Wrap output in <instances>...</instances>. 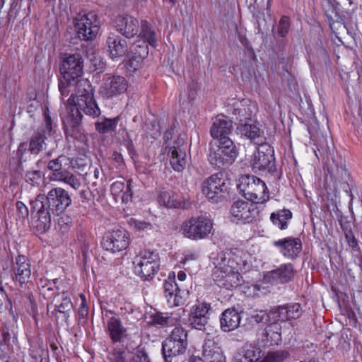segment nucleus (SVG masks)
Segmentation results:
<instances>
[{
	"instance_id": "28",
	"label": "nucleus",
	"mask_w": 362,
	"mask_h": 362,
	"mask_svg": "<svg viewBox=\"0 0 362 362\" xmlns=\"http://www.w3.org/2000/svg\"><path fill=\"white\" fill-rule=\"evenodd\" d=\"M236 132L241 136H244L257 144L263 142L261 130L253 119L252 122L237 124Z\"/></svg>"
},
{
	"instance_id": "23",
	"label": "nucleus",
	"mask_w": 362,
	"mask_h": 362,
	"mask_svg": "<svg viewBox=\"0 0 362 362\" xmlns=\"http://www.w3.org/2000/svg\"><path fill=\"white\" fill-rule=\"evenodd\" d=\"M330 180L332 182L333 190L337 191L339 189H343L345 192H348L349 173L344 165H336L334 168H332L329 170Z\"/></svg>"
},
{
	"instance_id": "10",
	"label": "nucleus",
	"mask_w": 362,
	"mask_h": 362,
	"mask_svg": "<svg viewBox=\"0 0 362 362\" xmlns=\"http://www.w3.org/2000/svg\"><path fill=\"white\" fill-rule=\"evenodd\" d=\"M83 68V59L81 55L73 54L64 58L59 66V71L67 84H71L72 82L81 78Z\"/></svg>"
},
{
	"instance_id": "42",
	"label": "nucleus",
	"mask_w": 362,
	"mask_h": 362,
	"mask_svg": "<svg viewBox=\"0 0 362 362\" xmlns=\"http://www.w3.org/2000/svg\"><path fill=\"white\" fill-rule=\"evenodd\" d=\"M74 305L71 300V298L62 293V301L59 305H55V308L53 313H60L64 315V318L66 320L70 316V313L73 310Z\"/></svg>"
},
{
	"instance_id": "54",
	"label": "nucleus",
	"mask_w": 362,
	"mask_h": 362,
	"mask_svg": "<svg viewBox=\"0 0 362 362\" xmlns=\"http://www.w3.org/2000/svg\"><path fill=\"white\" fill-rule=\"evenodd\" d=\"M272 32L277 33L281 37H284L288 31V24H273Z\"/></svg>"
},
{
	"instance_id": "5",
	"label": "nucleus",
	"mask_w": 362,
	"mask_h": 362,
	"mask_svg": "<svg viewBox=\"0 0 362 362\" xmlns=\"http://www.w3.org/2000/svg\"><path fill=\"white\" fill-rule=\"evenodd\" d=\"M237 156L236 146L231 139L210 144L208 160L214 167L227 168L234 163Z\"/></svg>"
},
{
	"instance_id": "39",
	"label": "nucleus",
	"mask_w": 362,
	"mask_h": 362,
	"mask_svg": "<svg viewBox=\"0 0 362 362\" xmlns=\"http://www.w3.org/2000/svg\"><path fill=\"white\" fill-rule=\"evenodd\" d=\"M175 194L171 191H163L158 197V202L160 205L167 208H177L180 206V203L175 197Z\"/></svg>"
},
{
	"instance_id": "1",
	"label": "nucleus",
	"mask_w": 362,
	"mask_h": 362,
	"mask_svg": "<svg viewBox=\"0 0 362 362\" xmlns=\"http://www.w3.org/2000/svg\"><path fill=\"white\" fill-rule=\"evenodd\" d=\"M71 204V199L68 192L62 187L53 188L46 195L38 194L35 200L30 201L32 209L37 210L36 230L40 233L47 231L52 225V215L59 216Z\"/></svg>"
},
{
	"instance_id": "64",
	"label": "nucleus",
	"mask_w": 362,
	"mask_h": 362,
	"mask_svg": "<svg viewBox=\"0 0 362 362\" xmlns=\"http://www.w3.org/2000/svg\"><path fill=\"white\" fill-rule=\"evenodd\" d=\"M197 257V255L192 252H187L185 255L184 258L181 261V263L185 264L187 262L192 259H195Z\"/></svg>"
},
{
	"instance_id": "2",
	"label": "nucleus",
	"mask_w": 362,
	"mask_h": 362,
	"mask_svg": "<svg viewBox=\"0 0 362 362\" xmlns=\"http://www.w3.org/2000/svg\"><path fill=\"white\" fill-rule=\"evenodd\" d=\"M74 83V95L71 94L68 100L69 107L82 111L93 118L98 117L100 110L93 95V88L89 81L85 78L76 80Z\"/></svg>"
},
{
	"instance_id": "52",
	"label": "nucleus",
	"mask_w": 362,
	"mask_h": 362,
	"mask_svg": "<svg viewBox=\"0 0 362 362\" xmlns=\"http://www.w3.org/2000/svg\"><path fill=\"white\" fill-rule=\"evenodd\" d=\"M153 322L154 324L160 325H169L173 323L172 317L168 313H159L153 317Z\"/></svg>"
},
{
	"instance_id": "41",
	"label": "nucleus",
	"mask_w": 362,
	"mask_h": 362,
	"mask_svg": "<svg viewBox=\"0 0 362 362\" xmlns=\"http://www.w3.org/2000/svg\"><path fill=\"white\" fill-rule=\"evenodd\" d=\"M134 54H138L137 56H132L128 55L129 58V65L130 66H136V64H139V62H142L144 59L147 57L148 51V47L145 44V42H143V45H136V47L134 48Z\"/></svg>"
},
{
	"instance_id": "38",
	"label": "nucleus",
	"mask_w": 362,
	"mask_h": 362,
	"mask_svg": "<svg viewBox=\"0 0 362 362\" xmlns=\"http://www.w3.org/2000/svg\"><path fill=\"white\" fill-rule=\"evenodd\" d=\"M46 136L45 129L37 131L31 138L29 144V151L32 153L37 154L44 149Z\"/></svg>"
},
{
	"instance_id": "26",
	"label": "nucleus",
	"mask_w": 362,
	"mask_h": 362,
	"mask_svg": "<svg viewBox=\"0 0 362 362\" xmlns=\"http://www.w3.org/2000/svg\"><path fill=\"white\" fill-rule=\"evenodd\" d=\"M276 322H285L298 318L302 313L301 306L299 303H288L274 308Z\"/></svg>"
},
{
	"instance_id": "14",
	"label": "nucleus",
	"mask_w": 362,
	"mask_h": 362,
	"mask_svg": "<svg viewBox=\"0 0 362 362\" xmlns=\"http://www.w3.org/2000/svg\"><path fill=\"white\" fill-rule=\"evenodd\" d=\"M127 88L128 82L124 77L106 74L103 79L99 93L103 97L110 98L124 93Z\"/></svg>"
},
{
	"instance_id": "61",
	"label": "nucleus",
	"mask_w": 362,
	"mask_h": 362,
	"mask_svg": "<svg viewBox=\"0 0 362 362\" xmlns=\"http://www.w3.org/2000/svg\"><path fill=\"white\" fill-rule=\"evenodd\" d=\"M119 23H134L135 21H137L132 16H130L127 13H123L122 14L119 16Z\"/></svg>"
},
{
	"instance_id": "45",
	"label": "nucleus",
	"mask_w": 362,
	"mask_h": 362,
	"mask_svg": "<svg viewBox=\"0 0 362 362\" xmlns=\"http://www.w3.org/2000/svg\"><path fill=\"white\" fill-rule=\"evenodd\" d=\"M98 21L95 11H81L73 18V23H95Z\"/></svg>"
},
{
	"instance_id": "21",
	"label": "nucleus",
	"mask_w": 362,
	"mask_h": 362,
	"mask_svg": "<svg viewBox=\"0 0 362 362\" xmlns=\"http://www.w3.org/2000/svg\"><path fill=\"white\" fill-rule=\"evenodd\" d=\"M107 52L113 61H118L128 53L126 40L114 34H110L106 40Z\"/></svg>"
},
{
	"instance_id": "29",
	"label": "nucleus",
	"mask_w": 362,
	"mask_h": 362,
	"mask_svg": "<svg viewBox=\"0 0 362 362\" xmlns=\"http://www.w3.org/2000/svg\"><path fill=\"white\" fill-rule=\"evenodd\" d=\"M241 316L235 308H228L223 312L220 319L221 328L223 332H228L237 329L240 323Z\"/></svg>"
},
{
	"instance_id": "24",
	"label": "nucleus",
	"mask_w": 362,
	"mask_h": 362,
	"mask_svg": "<svg viewBox=\"0 0 362 362\" xmlns=\"http://www.w3.org/2000/svg\"><path fill=\"white\" fill-rule=\"evenodd\" d=\"M255 109V105L252 104L248 100H243L235 103L233 115L235 117L236 124L252 122Z\"/></svg>"
},
{
	"instance_id": "4",
	"label": "nucleus",
	"mask_w": 362,
	"mask_h": 362,
	"mask_svg": "<svg viewBox=\"0 0 362 362\" xmlns=\"http://www.w3.org/2000/svg\"><path fill=\"white\" fill-rule=\"evenodd\" d=\"M71 164V158L64 154L49 160L47 163V169L52 172L49 180L62 182L74 189H79L81 185L79 179L69 171Z\"/></svg>"
},
{
	"instance_id": "49",
	"label": "nucleus",
	"mask_w": 362,
	"mask_h": 362,
	"mask_svg": "<svg viewBox=\"0 0 362 362\" xmlns=\"http://www.w3.org/2000/svg\"><path fill=\"white\" fill-rule=\"evenodd\" d=\"M59 218L57 220V225L59 230L64 233L70 228L72 225V218L63 213L59 214Z\"/></svg>"
},
{
	"instance_id": "60",
	"label": "nucleus",
	"mask_w": 362,
	"mask_h": 362,
	"mask_svg": "<svg viewBox=\"0 0 362 362\" xmlns=\"http://www.w3.org/2000/svg\"><path fill=\"white\" fill-rule=\"evenodd\" d=\"M345 237L347 240L349 245L353 248H355L358 245V243L351 231L345 233Z\"/></svg>"
},
{
	"instance_id": "47",
	"label": "nucleus",
	"mask_w": 362,
	"mask_h": 362,
	"mask_svg": "<svg viewBox=\"0 0 362 362\" xmlns=\"http://www.w3.org/2000/svg\"><path fill=\"white\" fill-rule=\"evenodd\" d=\"M43 177V173L39 170H28L25 173V180L33 187H38Z\"/></svg>"
},
{
	"instance_id": "59",
	"label": "nucleus",
	"mask_w": 362,
	"mask_h": 362,
	"mask_svg": "<svg viewBox=\"0 0 362 362\" xmlns=\"http://www.w3.org/2000/svg\"><path fill=\"white\" fill-rule=\"evenodd\" d=\"M43 115H44L43 126L45 127V129L49 132L52 129V121L49 115V111L48 110L45 111L43 113Z\"/></svg>"
},
{
	"instance_id": "20",
	"label": "nucleus",
	"mask_w": 362,
	"mask_h": 362,
	"mask_svg": "<svg viewBox=\"0 0 362 362\" xmlns=\"http://www.w3.org/2000/svg\"><path fill=\"white\" fill-rule=\"evenodd\" d=\"M273 244L284 257L291 259H295L302 250V243L298 238L288 237L274 241Z\"/></svg>"
},
{
	"instance_id": "30",
	"label": "nucleus",
	"mask_w": 362,
	"mask_h": 362,
	"mask_svg": "<svg viewBox=\"0 0 362 362\" xmlns=\"http://www.w3.org/2000/svg\"><path fill=\"white\" fill-rule=\"evenodd\" d=\"M281 326L277 322H271L264 330L262 339L264 346L278 345L281 341Z\"/></svg>"
},
{
	"instance_id": "58",
	"label": "nucleus",
	"mask_w": 362,
	"mask_h": 362,
	"mask_svg": "<svg viewBox=\"0 0 362 362\" xmlns=\"http://www.w3.org/2000/svg\"><path fill=\"white\" fill-rule=\"evenodd\" d=\"M131 181L128 180L126 185V187L123 191V194L122 195V199L124 202H127L132 198V189H131Z\"/></svg>"
},
{
	"instance_id": "17",
	"label": "nucleus",
	"mask_w": 362,
	"mask_h": 362,
	"mask_svg": "<svg viewBox=\"0 0 362 362\" xmlns=\"http://www.w3.org/2000/svg\"><path fill=\"white\" fill-rule=\"evenodd\" d=\"M68 110V117L64 122L66 136L83 141L85 132L81 125L83 117L82 111L75 110V107H69Z\"/></svg>"
},
{
	"instance_id": "11",
	"label": "nucleus",
	"mask_w": 362,
	"mask_h": 362,
	"mask_svg": "<svg viewBox=\"0 0 362 362\" xmlns=\"http://www.w3.org/2000/svg\"><path fill=\"white\" fill-rule=\"evenodd\" d=\"M259 213L257 206L243 200L234 202L230 210L232 221L242 223L256 221L259 218Z\"/></svg>"
},
{
	"instance_id": "33",
	"label": "nucleus",
	"mask_w": 362,
	"mask_h": 362,
	"mask_svg": "<svg viewBox=\"0 0 362 362\" xmlns=\"http://www.w3.org/2000/svg\"><path fill=\"white\" fill-rule=\"evenodd\" d=\"M248 322L252 325H262L267 326L271 322H276L274 308L269 312L266 310H259L252 313L247 318Z\"/></svg>"
},
{
	"instance_id": "25",
	"label": "nucleus",
	"mask_w": 362,
	"mask_h": 362,
	"mask_svg": "<svg viewBox=\"0 0 362 362\" xmlns=\"http://www.w3.org/2000/svg\"><path fill=\"white\" fill-rule=\"evenodd\" d=\"M13 270L14 272V276L13 277L14 281H18L21 284L29 281L31 275L30 264L25 256L18 255L16 258Z\"/></svg>"
},
{
	"instance_id": "15",
	"label": "nucleus",
	"mask_w": 362,
	"mask_h": 362,
	"mask_svg": "<svg viewBox=\"0 0 362 362\" xmlns=\"http://www.w3.org/2000/svg\"><path fill=\"white\" fill-rule=\"evenodd\" d=\"M129 244L128 233L123 229H114L107 233L102 240L103 248L112 253L125 250Z\"/></svg>"
},
{
	"instance_id": "44",
	"label": "nucleus",
	"mask_w": 362,
	"mask_h": 362,
	"mask_svg": "<svg viewBox=\"0 0 362 362\" xmlns=\"http://www.w3.org/2000/svg\"><path fill=\"white\" fill-rule=\"evenodd\" d=\"M210 309V304H208L206 303H198L192 308L189 317L196 318H209V312Z\"/></svg>"
},
{
	"instance_id": "12",
	"label": "nucleus",
	"mask_w": 362,
	"mask_h": 362,
	"mask_svg": "<svg viewBox=\"0 0 362 362\" xmlns=\"http://www.w3.org/2000/svg\"><path fill=\"white\" fill-rule=\"evenodd\" d=\"M211 228V220L204 216L192 218L182 226L185 236L194 240L204 238L210 233Z\"/></svg>"
},
{
	"instance_id": "8",
	"label": "nucleus",
	"mask_w": 362,
	"mask_h": 362,
	"mask_svg": "<svg viewBox=\"0 0 362 362\" xmlns=\"http://www.w3.org/2000/svg\"><path fill=\"white\" fill-rule=\"evenodd\" d=\"M133 263L135 272L144 280L152 279L160 267L158 255L148 250L141 252Z\"/></svg>"
},
{
	"instance_id": "43",
	"label": "nucleus",
	"mask_w": 362,
	"mask_h": 362,
	"mask_svg": "<svg viewBox=\"0 0 362 362\" xmlns=\"http://www.w3.org/2000/svg\"><path fill=\"white\" fill-rule=\"evenodd\" d=\"M139 35L153 47H156L158 37L156 32L148 24H142Z\"/></svg>"
},
{
	"instance_id": "36",
	"label": "nucleus",
	"mask_w": 362,
	"mask_h": 362,
	"mask_svg": "<svg viewBox=\"0 0 362 362\" xmlns=\"http://www.w3.org/2000/svg\"><path fill=\"white\" fill-rule=\"evenodd\" d=\"M119 120V117L117 116L112 119L101 118L95 123V127L100 134H108L115 131L117 124Z\"/></svg>"
},
{
	"instance_id": "19",
	"label": "nucleus",
	"mask_w": 362,
	"mask_h": 362,
	"mask_svg": "<svg viewBox=\"0 0 362 362\" xmlns=\"http://www.w3.org/2000/svg\"><path fill=\"white\" fill-rule=\"evenodd\" d=\"M295 271L292 264H281L278 269L271 271L264 276V281L271 284H285L294 276Z\"/></svg>"
},
{
	"instance_id": "62",
	"label": "nucleus",
	"mask_w": 362,
	"mask_h": 362,
	"mask_svg": "<svg viewBox=\"0 0 362 362\" xmlns=\"http://www.w3.org/2000/svg\"><path fill=\"white\" fill-rule=\"evenodd\" d=\"M211 361H204V362H226V357L223 355L221 349L216 352L214 356L211 358Z\"/></svg>"
},
{
	"instance_id": "37",
	"label": "nucleus",
	"mask_w": 362,
	"mask_h": 362,
	"mask_svg": "<svg viewBox=\"0 0 362 362\" xmlns=\"http://www.w3.org/2000/svg\"><path fill=\"white\" fill-rule=\"evenodd\" d=\"M221 348L214 338L207 337L202 346V358L203 361H211V358L214 354L219 351Z\"/></svg>"
},
{
	"instance_id": "32",
	"label": "nucleus",
	"mask_w": 362,
	"mask_h": 362,
	"mask_svg": "<svg viewBox=\"0 0 362 362\" xmlns=\"http://www.w3.org/2000/svg\"><path fill=\"white\" fill-rule=\"evenodd\" d=\"M262 357L259 347L247 344L242 348L235 358L237 362H257Z\"/></svg>"
},
{
	"instance_id": "22",
	"label": "nucleus",
	"mask_w": 362,
	"mask_h": 362,
	"mask_svg": "<svg viewBox=\"0 0 362 362\" xmlns=\"http://www.w3.org/2000/svg\"><path fill=\"white\" fill-rule=\"evenodd\" d=\"M233 129V122L223 115L216 117L211 127V135L213 138L217 139L218 141L230 139L228 135Z\"/></svg>"
},
{
	"instance_id": "18",
	"label": "nucleus",
	"mask_w": 362,
	"mask_h": 362,
	"mask_svg": "<svg viewBox=\"0 0 362 362\" xmlns=\"http://www.w3.org/2000/svg\"><path fill=\"white\" fill-rule=\"evenodd\" d=\"M214 269L213 274L228 273L234 270L238 271V264L235 255L230 251H223L214 258Z\"/></svg>"
},
{
	"instance_id": "35",
	"label": "nucleus",
	"mask_w": 362,
	"mask_h": 362,
	"mask_svg": "<svg viewBox=\"0 0 362 362\" xmlns=\"http://www.w3.org/2000/svg\"><path fill=\"white\" fill-rule=\"evenodd\" d=\"M292 218V213L288 209H282L276 212L272 213L270 219L274 225L281 230H284L288 227L287 221Z\"/></svg>"
},
{
	"instance_id": "40",
	"label": "nucleus",
	"mask_w": 362,
	"mask_h": 362,
	"mask_svg": "<svg viewBox=\"0 0 362 362\" xmlns=\"http://www.w3.org/2000/svg\"><path fill=\"white\" fill-rule=\"evenodd\" d=\"M325 12L329 23H340L344 21V16L340 8L338 6H334L330 2L327 3Z\"/></svg>"
},
{
	"instance_id": "7",
	"label": "nucleus",
	"mask_w": 362,
	"mask_h": 362,
	"mask_svg": "<svg viewBox=\"0 0 362 362\" xmlns=\"http://www.w3.org/2000/svg\"><path fill=\"white\" fill-rule=\"evenodd\" d=\"M227 180L223 173L213 174L202 184V192L212 203L226 199L228 194Z\"/></svg>"
},
{
	"instance_id": "53",
	"label": "nucleus",
	"mask_w": 362,
	"mask_h": 362,
	"mask_svg": "<svg viewBox=\"0 0 362 362\" xmlns=\"http://www.w3.org/2000/svg\"><path fill=\"white\" fill-rule=\"evenodd\" d=\"M130 225L139 230H151L152 226L150 223L132 218L129 221Z\"/></svg>"
},
{
	"instance_id": "56",
	"label": "nucleus",
	"mask_w": 362,
	"mask_h": 362,
	"mask_svg": "<svg viewBox=\"0 0 362 362\" xmlns=\"http://www.w3.org/2000/svg\"><path fill=\"white\" fill-rule=\"evenodd\" d=\"M16 208L19 214V216L22 218H28V209L27 206L24 204L23 202L21 201H18L16 202Z\"/></svg>"
},
{
	"instance_id": "63",
	"label": "nucleus",
	"mask_w": 362,
	"mask_h": 362,
	"mask_svg": "<svg viewBox=\"0 0 362 362\" xmlns=\"http://www.w3.org/2000/svg\"><path fill=\"white\" fill-rule=\"evenodd\" d=\"M112 362H125L124 353L122 351H117L112 354Z\"/></svg>"
},
{
	"instance_id": "48",
	"label": "nucleus",
	"mask_w": 362,
	"mask_h": 362,
	"mask_svg": "<svg viewBox=\"0 0 362 362\" xmlns=\"http://www.w3.org/2000/svg\"><path fill=\"white\" fill-rule=\"evenodd\" d=\"M267 356L270 362H284L290 358V354L286 350L269 351Z\"/></svg>"
},
{
	"instance_id": "13",
	"label": "nucleus",
	"mask_w": 362,
	"mask_h": 362,
	"mask_svg": "<svg viewBox=\"0 0 362 362\" xmlns=\"http://www.w3.org/2000/svg\"><path fill=\"white\" fill-rule=\"evenodd\" d=\"M187 144L180 137L170 142L165 147V151L170 158V164L177 172H182L187 163Z\"/></svg>"
},
{
	"instance_id": "46",
	"label": "nucleus",
	"mask_w": 362,
	"mask_h": 362,
	"mask_svg": "<svg viewBox=\"0 0 362 362\" xmlns=\"http://www.w3.org/2000/svg\"><path fill=\"white\" fill-rule=\"evenodd\" d=\"M115 28L117 32L127 38L134 37L139 31L136 24H116Z\"/></svg>"
},
{
	"instance_id": "16",
	"label": "nucleus",
	"mask_w": 362,
	"mask_h": 362,
	"mask_svg": "<svg viewBox=\"0 0 362 362\" xmlns=\"http://www.w3.org/2000/svg\"><path fill=\"white\" fill-rule=\"evenodd\" d=\"M163 294L167 304L170 308H174L184 305L188 297L189 291L181 289L176 284L175 276H169L163 282Z\"/></svg>"
},
{
	"instance_id": "50",
	"label": "nucleus",
	"mask_w": 362,
	"mask_h": 362,
	"mask_svg": "<svg viewBox=\"0 0 362 362\" xmlns=\"http://www.w3.org/2000/svg\"><path fill=\"white\" fill-rule=\"evenodd\" d=\"M209 317L196 318L189 317V322L192 328L204 331L208 323Z\"/></svg>"
},
{
	"instance_id": "57",
	"label": "nucleus",
	"mask_w": 362,
	"mask_h": 362,
	"mask_svg": "<svg viewBox=\"0 0 362 362\" xmlns=\"http://www.w3.org/2000/svg\"><path fill=\"white\" fill-rule=\"evenodd\" d=\"M71 86H74V83L67 84V83L64 79L61 80L59 84V88L61 94L63 96H67L70 92V90L68 88H71Z\"/></svg>"
},
{
	"instance_id": "34",
	"label": "nucleus",
	"mask_w": 362,
	"mask_h": 362,
	"mask_svg": "<svg viewBox=\"0 0 362 362\" xmlns=\"http://www.w3.org/2000/svg\"><path fill=\"white\" fill-rule=\"evenodd\" d=\"M78 25V37L83 40H92L96 37L100 26L98 24H76Z\"/></svg>"
},
{
	"instance_id": "3",
	"label": "nucleus",
	"mask_w": 362,
	"mask_h": 362,
	"mask_svg": "<svg viewBox=\"0 0 362 362\" xmlns=\"http://www.w3.org/2000/svg\"><path fill=\"white\" fill-rule=\"evenodd\" d=\"M187 331L181 326L173 329L169 336L162 342L161 352L165 362H177L188 346Z\"/></svg>"
},
{
	"instance_id": "6",
	"label": "nucleus",
	"mask_w": 362,
	"mask_h": 362,
	"mask_svg": "<svg viewBox=\"0 0 362 362\" xmlns=\"http://www.w3.org/2000/svg\"><path fill=\"white\" fill-rule=\"evenodd\" d=\"M238 188L247 200L264 203L269 199V191L264 181L254 175H245L239 178Z\"/></svg>"
},
{
	"instance_id": "51",
	"label": "nucleus",
	"mask_w": 362,
	"mask_h": 362,
	"mask_svg": "<svg viewBox=\"0 0 362 362\" xmlns=\"http://www.w3.org/2000/svg\"><path fill=\"white\" fill-rule=\"evenodd\" d=\"M130 362H151L147 353L144 349H138L133 353Z\"/></svg>"
},
{
	"instance_id": "27",
	"label": "nucleus",
	"mask_w": 362,
	"mask_h": 362,
	"mask_svg": "<svg viewBox=\"0 0 362 362\" xmlns=\"http://www.w3.org/2000/svg\"><path fill=\"white\" fill-rule=\"evenodd\" d=\"M216 284L220 288L232 290L241 285V275L237 270L228 273L213 274Z\"/></svg>"
},
{
	"instance_id": "55",
	"label": "nucleus",
	"mask_w": 362,
	"mask_h": 362,
	"mask_svg": "<svg viewBox=\"0 0 362 362\" xmlns=\"http://www.w3.org/2000/svg\"><path fill=\"white\" fill-rule=\"evenodd\" d=\"M81 303L78 309V316L80 318L86 317L88 314V308L86 305V298L83 294H81Z\"/></svg>"
},
{
	"instance_id": "9",
	"label": "nucleus",
	"mask_w": 362,
	"mask_h": 362,
	"mask_svg": "<svg viewBox=\"0 0 362 362\" xmlns=\"http://www.w3.org/2000/svg\"><path fill=\"white\" fill-rule=\"evenodd\" d=\"M257 151L254 153L251 164L255 172L272 173L276 170L274 148L267 143H260Z\"/></svg>"
},
{
	"instance_id": "31",
	"label": "nucleus",
	"mask_w": 362,
	"mask_h": 362,
	"mask_svg": "<svg viewBox=\"0 0 362 362\" xmlns=\"http://www.w3.org/2000/svg\"><path fill=\"white\" fill-rule=\"evenodd\" d=\"M109 336L113 342H121L126 337L127 329L122 325L121 321L112 317L107 322Z\"/></svg>"
}]
</instances>
